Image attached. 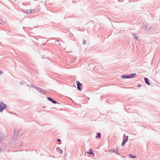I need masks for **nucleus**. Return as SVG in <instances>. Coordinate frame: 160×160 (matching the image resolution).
<instances>
[{
	"label": "nucleus",
	"mask_w": 160,
	"mask_h": 160,
	"mask_svg": "<svg viewBox=\"0 0 160 160\" xmlns=\"http://www.w3.org/2000/svg\"><path fill=\"white\" fill-rule=\"evenodd\" d=\"M7 107L6 105L3 102H1L0 103V112H2L3 110L6 109Z\"/></svg>",
	"instance_id": "obj_1"
},
{
	"label": "nucleus",
	"mask_w": 160,
	"mask_h": 160,
	"mask_svg": "<svg viewBox=\"0 0 160 160\" xmlns=\"http://www.w3.org/2000/svg\"><path fill=\"white\" fill-rule=\"evenodd\" d=\"M76 83L77 86V89L79 90H81V89L80 86L82 85V84L81 83L78 81H76Z\"/></svg>",
	"instance_id": "obj_2"
},
{
	"label": "nucleus",
	"mask_w": 160,
	"mask_h": 160,
	"mask_svg": "<svg viewBox=\"0 0 160 160\" xmlns=\"http://www.w3.org/2000/svg\"><path fill=\"white\" fill-rule=\"evenodd\" d=\"M47 98L49 101L52 102L53 103L56 104L57 103V102L56 101L53 100V99L51 98L48 97Z\"/></svg>",
	"instance_id": "obj_3"
},
{
	"label": "nucleus",
	"mask_w": 160,
	"mask_h": 160,
	"mask_svg": "<svg viewBox=\"0 0 160 160\" xmlns=\"http://www.w3.org/2000/svg\"><path fill=\"white\" fill-rule=\"evenodd\" d=\"M144 80H145V83L146 84H147L148 85H150V83L148 79L147 78H145Z\"/></svg>",
	"instance_id": "obj_4"
},
{
	"label": "nucleus",
	"mask_w": 160,
	"mask_h": 160,
	"mask_svg": "<svg viewBox=\"0 0 160 160\" xmlns=\"http://www.w3.org/2000/svg\"><path fill=\"white\" fill-rule=\"evenodd\" d=\"M136 74L135 73H132L130 76H129V78H133L135 77L136 76Z\"/></svg>",
	"instance_id": "obj_5"
},
{
	"label": "nucleus",
	"mask_w": 160,
	"mask_h": 160,
	"mask_svg": "<svg viewBox=\"0 0 160 160\" xmlns=\"http://www.w3.org/2000/svg\"><path fill=\"white\" fill-rule=\"evenodd\" d=\"M87 153H90V154H93V152L92 151L91 149L89 150V151H88L87 152Z\"/></svg>",
	"instance_id": "obj_6"
},
{
	"label": "nucleus",
	"mask_w": 160,
	"mask_h": 160,
	"mask_svg": "<svg viewBox=\"0 0 160 160\" xmlns=\"http://www.w3.org/2000/svg\"><path fill=\"white\" fill-rule=\"evenodd\" d=\"M33 10H30V11L29 10H28L27 11V12L28 13H32V12H33Z\"/></svg>",
	"instance_id": "obj_7"
},
{
	"label": "nucleus",
	"mask_w": 160,
	"mask_h": 160,
	"mask_svg": "<svg viewBox=\"0 0 160 160\" xmlns=\"http://www.w3.org/2000/svg\"><path fill=\"white\" fill-rule=\"evenodd\" d=\"M129 155L130 156V157L131 158H135L136 157V156L135 155H130V154Z\"/></svg>",
	"instance_id": "obj_8"
},
{
	"label": "nucleus",
	"mask_w": 160,
	"mask_h": 160,
	"mask_svg": "<svg viewBox=\"0 0 160 160\" xmlns=\"http://www.w3.org/2000/svg\"><path fill=\"white\" fill-rule=\"evenodd\" d=\"M126 142L127 141H123L122 143V146H124Z\"/></svg>",
	"instance_id": "obj_9"
},
{
	"label": "nucleus",
	"mask_w": 160,
	"mask_h": 160,
	"mask_svg": "<svg viewBox=\"0 0 160 160\" xmlns=\"http://www.w3.org/2000/svg\"><path fill=\"white\" fill-rule=\"evenodd\" d=\"M128 78H129V77H127V76H122V78L123 79Z\"/></svg>",
	"instance_id": "obj_10"
},
{
	"label": "nucleus",
	"mask_w": 160,
	"mask_h": 160,
	"mask_svg": "<svg viewBox=\"0 0 160 160\" xmlns=\"http://www.w3.org/2000/svg\"><path fill=\"white\" fill-rule=\"evenodd\" d=\"M98 136L99 138H101V134L100 133L98 132Z\"/></svg>",
	"instance_id": "obj_11"
},
{
	"label": "nucleus",
	"mask_w": 160,
	"mask_h": 160,
	"mask_svg": "<svg viewBox=\"0 0 160 160\" xmlns=\"http://www.w3.org/2000/svg\"><path fill=\"white\" fill-rule=\"evenodd\" d=\"M128 136H127L126 137V140L125 141L127 142L128 141Z\"/></svg>",
	"instance_id": "obj_12"
},
{
	"label": "nucleus",
	"mask_w": 160,
	"mask_h": 160,
	"mask_svg": "<svg viewBox=\"0 0 160 160\" xmlns=\"http://www.w3.org/2000/svg\"><path fill=\"white\" fill-rule=\"evenodd\" d=\"M57 141L58 142H60L61 141V140L60 139H58L57 140Z\"/></svg>",
	"instance_id": "obj_13"
},
{
	"label": "nucleus",
	"mask_w": 160,
	"mask_h": 160,
	"mask_svg": "<svg viewBox=\"0 0 160 160\" xmlns=\"http://www.w3.org/2000/svg\"><path fill=\"white\" fill-rule=\"evenodd\" d=\"M60 153H61V154L62 153V150L61 149H60Z\"/></svg>",
	"instance_id": "obj_14"
},
{
	"label": "nucleus",
	"mask_w": 160,
	"mask_h": 160,
	"mask_svg": "<svg viewBox=\"0 0 160 160\" xmlns=\"http://www.w3.org/2000/svg\"><path fill=\"white\" fill-rule=\"evenodd\" d=\"M141 87V85L140 84H138V87L139 88Z\"/></svg>",
	"instance_id": "obj_15"
},
{
	"label": "nucleus",
	"mask_w": 160,
	"mask_h": 160,
	"mask_svg": "<svg viewBox=\"0 0 160 160\" xmlns=\"http://www.w3.org/2000/svg\"><path fill=\"white\" fill-rule=\"evenodd\" d=\"M3 73L2 72H1L0 71V73Z\"/></svg>",
	"instance_id": "obj_16"
},
{
	"label": "nucleus",
	"mask_w": 160,
	"mask_h": 160,
	"mask_svg": "<svg viewBox=\"0 0 160 160\" xmlns=\"http://www.w3.org/2000/svg\"><path fill=\"white\" fill-rule=\"evenodd\" d=\"M136 38H137V39H138V38L136 37Z\"/></svg>",
	"instance_id": "obj_17"
}]
</instances>
